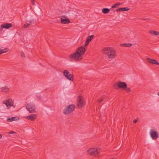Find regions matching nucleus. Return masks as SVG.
Wrapping results in <instances>:
<instances>
[{
    "mask_svg": "<svg viewBox=\"0 0 159 159\" xmlns=\"http://www.w3.org/2000/svg\"><path fill=\"white\" fill-rule=\"evenodd\" d=\"M77 101L78 102L77 106L79 109H81L85 106V102L82 96H79Z\"/></svg>",
    "mask_w": 159,
    "mask_h": 159,
    "instance_id": "nucleus-5",
    "label": "nucleus"
},
{
    "mask_svg": "<svg viewBox=\"0 0 159 159\" xmlns=\"http://www.w3.org/2000/svg\"><path fill=\"white\" fill-rule=\"evenodd\" d=\"M34 20L33 19L27 21L24 25V28H28L30 25L34 23Z\"/></svg>",
    "mask_w": 159,
    "mask_h": 159,
    "instance_id": "nucleus-15",
    "label": "nucleus"
},
{
    "mask_svg": "<svg viewBox=\"0 0 159 159\" xmlns=\"http://www.w3.org/2000/svg\"><path fill=\"white\" fill-rule=\"evenodd\" d=\"M75 105L72 104L67 106L63 110L64 114L67 115L72 113L75 110Z\"/></svg>",
    "mask_w": 159,
    "mask_h": 159,
    "instance_id": "nucleus-4",
    "label": "nucleus"
},
{
    "mask_svg": "<svg viewBox=\"0 0 159 159\" xmlns=\"http://www.w3.org/2000/svg\"><path fill=\"white\" fill-rule=\"evenodd\" d=\"M86 49L84 47L80 46L78 48L76 52L69 56L70 59L74 58L76 60H80L82 59V56L86 52Z\"/></svg>",
    "mask_w": 159,
    "mask_h": 159,
    "instance_id": "nucleus-1",
    "label": "nucleus"
},
{
    "mask_svg": "<svg viewBox=\"0 0 159 159\" xmlns=\"http://www.w3.org/2000/svg\"><path fill=\"white\" fill-rule=\"evenodd\" d=\"M87 152L92 156L96 157H98L100 154L99 151H98L97 148H92L87 151Z\"/></svg>",
    "mask_w": 159,
    "mask_h": 159,
    "instance_id": "nucleus-7",
    "label": "nucleus"
},
{
    "mask_svg": "<svg viewBox=\"0 0 159 159\" xmlns=\"http://www.w3.org/2000/svg\"><path fill=\"white\" fill-rule=\"evenodd\" d=\"M110 11V9L107 8H104L102 10V12L104 14H107Z\"/></svg>",
    "mask_w": 159,
    "mask_h": 159,
    "instance_id": "nucleus-20",
    "label": "nucleus"
},
{
    "mask_svg": "<svg viewBox=\"0 0 159 159\" xmlns=\"http://www.w3.org/2000/svg\"><path fill=\"white\" fill-rule=\"evenodd\" d=\"M1 90L3 92H7L9 90V88L5 86L1 88Z\"/></svg>",
    "mask_w": 159,
    "mask_h": 159,
    "instance_id": "nucleus-21",
    "label": "nucleus"
},
{
    "mask_svg": "<svg viewBox=\"0 0 159 159\" xmlns=\"http://www.w3.org/2000/svg\"><path fill=\"white\" fill-rule=\"evenodd\" d=\"M61 24H68L70 23V20L68 18L63 19L61 18Z\"/></svg>",
    "mask_w": 159,
    "mask_h": 159,
    "instance_id": "nucleus-16",
    "label": "nucleus"
},
{
    "mask_svg": "<svg viewBox=\"0 0 159 159\" xmlns=\"http://www.w3.org/2000/svg\"><path fill=\"white\" fill-rule=\"evenodd\" d=\"M149 33L152 34L155 36L159 35V32L156 31L151 30L149 31Z\"/></svg>",
    "mask_w": 159,
    "mask_h": 159,
    "instance_id": "nucleus-19",
    "label": "nucleus"
},
{
    "mask_svg": "<svg viewBox=\"0 0 159 159\" xmlns=\"http://www.w3.org/2000/svg\"><path fill=\"white\" fill-rule=\"evenodd\" d=\"M132 44L131 43H124L121 44L122 47L124 46L125 47H129L132 46Z\"/></svg>",
    "mask_w": 159,
    "mask_h": 159,
    "instance_id": "nucleus-22",
    "label": "nucleus"
},
{
    "mask_svg": "<svg viewBox=\"0 0 159 159\" xmlns=\"http://www.w3.org/2000/svg\"><path fill=\"white\" fill-rule=\"evenodd\" d=\"M37 115L35 114H31L26 117L27 119L31 121H34L36 118Z\"/></svg>",
    "mask_w": 159,
    "mask_h": 159,
    "instance_id": "nucleus-13",
    "label": "nucleus"
},
{
    "mask_svg": "<svg viewBox=\"0 0 159 159\" xmlns=\"http://www.w3.org/2000/svg\"><path fill=\"white\" fill-rule=\"evenodd\" d=\"M103 54L107 55L108 58L110 59H112L116 56V52L115 49L112 48L107 47L102 49Z\"/></svg>",
    "mask_w": 159,
    "mask_h": 159,
    "instance_id": "nucleus-2",
    "label": "nucleus"
},
{
    "mask_svg": "<svg viewBox=\"0 0 159 159\" xmlns=\"http://www.w3.org/2000/svg\"><path fill=\"white\" fill-rule=\"evenodd\" d=\"M137 122V119H135L133 121V123L134 124H135Z\"/></svg>",
    "mask_w": 159,
    "mask_h": 159,
    "instance_id": "nucleus-31",
    "label": "nucleus"
},
{
    "mask_svg": "<svg viewBox=\"0 0 159 159\" xmlns=\"http://www.w3.org/2000/svg\"><path fill=\"white\" fill-rule=\"evenodd\" d=\"M12 27V24L11 23H5L2 25L0 27V31H2L3 28L9 29Z\"/></svg>",
    "mask_w": 159,
    "mask_h": 159,
    "instance_id": "nucleus-10",
    "label": "nucleus"
},
{
    "mask_svg": "<svg viewBox=\"0 0 159 159\" xmlns=\"http://www.w3.org/2000/svg\"><path fill=\"white\" fill-rule=\"evenodd\" d=\"M129 9L127 7H122L120 8H119L117 9L116 10V11L117 12L120 11H129Z\"/></svg>",
    "mask_w": 159,
    "mask_h": 159,
    "instance_id": "nucleus-17",
    "label": "nucleus"
},
{
    "mask_svg": "<svg viewBox=\"0 0 159 159\" xmlns=\"http://www.w3.org/2000/svg\"><path fill=\"white\" fill-rule=\"evenodd\" d=\"M147 60L150 63L153 64L159 65V63L155 60L152 59L148 57L146 58Z\"/></svg>",
    "mask_w": 159,
    "mask_h": 159,
    "instance_id": "nucleus-12",
    "label": "nucleus"
},
{
    "mask_svg": "<svg viewBox=\"0 0 159 159\" xmlns=\"http://www.w3.org/2000/svg\"><path fill=\"white\" fill-rule=\"evenodd\" d=\"M8 51V48H6L4 49L1 50L0 49V55L3 53L6 52Z\"/></svg>",
    "mask_w": 159,
    "mask_h": 159,
    "instance_id": "nucleus-24",
    "label": "nucleus"
},
{
    "mask_svg": "<svg viewBox=\"0 0 159 159\" xmlns=\"http://www.w3.org/2000/svg\"><path fill=\"white\" fill-rule=\"evenodd\" d=\"M127 85L125 82H122L120 81L117 82L116 83L113 85L114 88L116 89H118L120 88L126 91L128 93L131 91L130 88H128Z\"/></svg>",
    "mask_w": 159,
    "mask_h": 159,
    "instance_id": "nucleus-3",
    "label": "nucleus"
},
{
    "mask_svg": "<svg viewBox=\"0 0 159 159\" xmlns=\"http://www.w3.org/2000/svg\"><path fill=\"white\" fill-rule=\"evenodd\" d=\"M103 98H102L101 99H99L98 100V102H99V103H101V102H102L103 101Z\"/></svg>",
    "mask_w": 159,
    "mask_h": 159,
    "instance_id": "nucleus-28",
    "label": "nucleus"
},
{
    "mask_svg": "<svg viewBox=\"0 0 159 159\" xmlns=\"http://www.w3.org/2000/svg\"><path fill=\"white\" fill-rule=\"evenodd\" d=\"M26 108L28 111L30 113L36 112V108L34 104L33 103L30 102L26 106Z\"/></svg>",
    "mask_w": 159,
    "mask_h": 159,
    "instance_id": "nucleus-6",
    "label": "nucleus"
},
{
    "mask_svg": "<svg viewBox=\"0 0 159 159\" xmlns=\"http://www.w3.org/2000/svg\"><path fill=\"white\" fill-rule=\"evenodd\" d=\"M16 133L13 131H11L8 133L9 134H16Z\"/></svg>",
    "mask_w": 159,
    "mask_h": 159,
    "instance_id": "nucleus-30",
    "label": "nucleus"
},
{
    "mask_svg": "<svg viewBox=\"0 0 159 159\" xmlns=\"http://www.w3.org/2000/svg\"><path fill=\"white\" fill-rule=\"evenodd\" d=\"M3 103L5 104L7 107L9 106L10 107L12 106L13 105V102L12 100L11 99H9L3 102Z\"/></svg>",
    "mask_w": 159,
    "mask_h": 159,
    "instance_id": "nucleus-11",
    "label": "nucleus"
},
{
    "mask_svg": "<svg viewBox=\"0 0 159 159\" xmlns=\"http://www.w3.org/2000/svg\"><path fill=\"white\" fill-rule=\"evenodd\" d=\"M89 42L87 40H86V41L85 43L84 47H86L89 45Z\"/></svg>",
    "mask_w": 159,
    "mask_h": 159,
    "instance_id": "nucleus-26",
    "label": "nucleus"
},
{
    "mask_svg": "<svg viewBox=\"0 0 159 159\" xmlns=\"http://www.w3.org/2000/svg\"><path fill=\"white\" fill-rule=\"evenodd\" d=\"M34 10L36 15H39L42 12V11L39 6V5L38 6H36L35 7Z\"/></svg>",
    "mask_w": 159,
    "mask_h": 159,
    "instance_id": "nucleus-14",
    "label": "nucleus"
},
{
    "mask_svg": "<svg viewBox=\"0 0 159 159\" xmlns=\"http://www.w3.org/2000/svg\"><path fill=\"white\" fill-rule=\"evenodd\" d=\"M2 135L1 134H0V139H1L2 137Z\"/></svg>",
    "mask_w": 159,
    "mask_h": 159,
    "instance_id": "nucleus-33",
    "label": "nucleus"
},
{
    "mask_svg": "<svg viewBox=\"0 0 159 159\" xmlns=\"http://www.w3.org/2000/svg\"><path fill=\"white\" fill-rule=\"evenodd\" d=\"M150 134L151 137L153 140L156 139L158 137V133L154 129H150Z\"/></svg>",
    "mask_w": 159,
    "mask_h": 159,
    "instance_id": "nucleus-8",
    "label": "nucleus"
},
{
    "mask_svg": "<svg viewBox=\"0 0 159 159\" xmlns=\"http://www.w3.org/2000/svg\"><path fill=\"white\" fill-rule=\"evenodd\" d=\"M19 119L17 117H12L10 118H7V121L8 122H11L14 120H16Z\"/></svg>",
    "mask_w": 159,
    "mask_h": 159,
    "instance_id": "nucleus-18",
    "label": "nucleus"
},
{
    "mask_svg": "<svg viewBox=\"0 0 159 159\" xmlns=\"http://www.w3.org/2000/svg\"><path fill=\"white\" fill-rule=\"evenodd\" d=\"M31 2H32V4L34 5H35V4L34 3V2H35L34 0H31Z\"/></svg>",
    "mask_w": 159,
    "mask_h": 159,
    "instance_id": "nucleus-29",
    "label": "nucleus"
},
{
    "mask_svg": "<svg viewBox=\"0 0 159 159\" xmlns=\"http://www.w3.org/2000/svg\"><path fill=\"white\" fill-rule=\"evenodd\" d=\"M121 4L120 3V2H117V3L113 5L111 7V8H115L117 7L118 6H119Z\"/></svg>",
    "mask_w": 159,
    "mask_h": 159,
    "instance_id": "nucleus-25",
    "label": "nucleus"
},
{
    "mask_svg": "<svg viewBox=\"0 0 159 159\" xmlns=\"http://www.w3.org/2000/svg\"><path fill=\"white\" fill-rule=\"evenodd\" d=\"M94 37V35H91L89 36L87 38L86 40L90 42Z\"/></svg>",
    "mask_w": 159,
    "mask_h": 159,
    "instance_id": "nucleus-23",
    "label": "nucleus"
},
{
    "mask_svg": "<svg viewBox=\"0 0 159 159\" xmlns=\"http://www.w3.org/2000/svg\"><path fill=\"white\" fill-rule=\"evenodd\" d=\"M142 20H150V19H149V18H142Z\"/></svg>",
    "mask_w": 159,
    "mask_h": 159,
    "instance_id": "nucleus-32",
    "label": "nucleus"
},
{
    "mask_svg": "<svg viewBox=\"0 0 159 159\" xmlns=\"http://www.w3.org/2000/svg\"><path fill=\"white\" fill-rule=\"evenodd\" d=\"M158 95L159 96V93H158Z\"/></svg>",
    "mask_w": 159,
    "mask_h": 159,
    "instance_id": "nucleus-34",
    "label": "nucleus"
},
{
    "mask_svg": "<svg viewBox=\"0 0 159 159\" xmlns=\"http://www.w3.org/2000/svg\"><path fill=\"white\" fill-rule=\"evenodd\" d=\"M63 74L64 76L68 80L73 81L74 80V78L73 75L72 74L69 73V71L67 70H65L63 71Z\"/></svg>",
    "mask_w": 159,
    "mask_h": 159,
    "instance_id": "nucleus-9",
    "label": "nucleus"
},
{
    "mask_svg": "<svg viewBox=\"0 0 159 159\" xmlns=\"http://www.w3.org/2000/svg\"><path fill=\"white\" fill-rule=\"evenodd\" d=\"M21 57H25V54L23 52V51H22L21 52Z\"/></svg>",
    "mask_w": 159,
    "mask_h": 159,
    "instance_id": "nucleus-27",
    "label": "nucleus"
}]
</instances>
